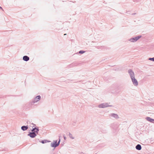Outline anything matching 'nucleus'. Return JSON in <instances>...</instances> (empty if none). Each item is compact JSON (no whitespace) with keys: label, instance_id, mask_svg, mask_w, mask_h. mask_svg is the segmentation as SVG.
Segmentation results:
<instances>
[{"label":"nucleus","instance_id":"nucleus-14","mask_svg":"<svg viewBox=\"0 0 154 154\" xmlns=\"http://www.w3.org/2000/svg\"><path fill=\"white\" fill-rule=\"evenodd\" d=\"M51 141H49V140H42L41 141V142L42 143H47V142H50Z\"/></svg>","mask_w":154,"mask_h":154},{"label":"nucleus","instance_id":"nucleus-18","mask_svg":"<svg viewBox=\"0 0 154 154\" xmlns=\"http://www.w3.org/2000/svg\"><path fill=\"white\" fill-rule=\"evenodd\" d=\"M63 138H64V140H66V137L65 136H63Z\"/></svg>","mask_w":154,"mask_h":154},{"label":"nucleus","instance_id":"nucleus-20","mask_svg":"<svg viewBox=\"0 0 154 154\" xmlns=\"http://www.w3.org/2000/svg\"><path fill=\"white\" fill-rule=\"evenodd\" d=\"M0 9L2 10V8L1 7V6H0Z\"/></svg>","mask_w":154,"mask_h":154},{"label":"nucleus","instance_id":"nucleus-6","mask_svg":"<svg viewBox=\"0 0 154 154\" xmlns=\"http://www.w3.org/2000/svg\"><path fill=\"white\" fill-rule=\"evenodd\" d=\"M133 84L136 86L138 85V83L137 80L135 78V77L131 78Z\"/></svg>","mask_w":154,"mask_h":154},{"label":"nucleus","instance_id":"nucleus-8","mask_svg":"<svg viewBox=\"0 0 154 154\" xmlns=\"http://www.w3.org/2000/svg\"><path fill=\"white\" fill-rule=\"evenodd\" d=\"M109 116L112 118H114L116 119H117L119 118L118 115L117 114L114 113H111L109 115Z\"/></svg>","mask_w":154,"mask_h":154},{"label":"nucleus","instance_id":"nucleus-10","mask_svg":"<svg viewBox=\"0 0 154 154\" xmlns=\"http://www.w3.org/2000/svg\"><path fill=\"white\" fill-rule=\"evenodd\" d=\"M28 128V126H23L21 127V129L23 131H25Z\"/></svg>","mask_w":154,"mask_h":154},{"label":"nucleus","instance_id":"nucleus-13","mask_svg":"<svg viewBox=\"0 0 154 154\" xmlns=\"http://www.w3.org/2000/svg\"><path fill=\"white\" fill-rule=\"evenodd\" d=\"M66 134L67 135H68L69 137L71 139H74V137L73 136L72 134L70 132L67 133Z\"/></svg>","mask_w":154,"mask_h":154},{"label":"nucleus","instance_id":"nucleus-9","mask_svg":"<svg viewBox=\"0 0 154 154\" xmlns=\"http://www.w3.org/2000/svg\"><path fill=\"white\" fill-rule=\"evenodd\" d=\"M23 60L25 61H27L29 60V57L27 56H24L23 57Z\"/></svg>","mask_w":154,"mask_h":154},{"label":"nucleus","instance_id":"nucleus-5","mask_svg":"<svg viewBox=\"0 0 154 154\" xmlns=\"http://www.w3.org/2000/svg\"><path fill=\"white\" fill-rule=\"evenodd\" d=\"M128 73L131 79L135 77V75L134 72L131 69H128Z\"/></svg>","mask_w":154,"mask_h":154},{"label":"nucleus","instance_id":"nucleus-17","mask_svg":"<svg viewBox=\"0 0 154 154\" xmlns=\"http://www.w3.org/2000/svg\"><path fill=\"white\" fill-rule=\"evenodd\" d=\"M60 136L59 137V139L58 141V142H57V144L58 145V146L59 145L60 143Z\"/></svg>","mask_w":154,"mask_h":154},{"label":"nucleus","instance_id":"nucleus-2","mask_svg":"<svg viewBox=\"0 0 154 154\" xmlns=\"http://www.w3.org/2000/svg\"><path fill=\"white\" fill-rule=\"evenodd\" d=\"M41 99V97L40 95H38L35 97L32 100V101L29 102V105L31 106L33 105L35 103L39 101Z\"/></svg>","mask_w":154,"mask_h":154},{"label":"nucleus","instance_id":"nucleus-21","mask_svg":"<svg viewBox=\"0 0 154 154\" xmlns=\"http://www.w3.org/2000/svg\"><path fill=\"white\" fill-rule=\"evenodd\" d=\"M136 13H134L132 14V15L135 14Z\"/></svg>","mask_w":154,"mask_h":154},{"label":"nucleus","instance_id":"nucleus-4","mask_svg":"<svg viewBox=\"0 0 154 154\" xmlns=\"http://www.w3.org/2000/svg\"><path fill=\"white\" fill-rule=\"evenodd\" d=\"M141 37V35H138L135 37L129 39V41L132 42H135L137 41Z\"/></svg>","mask_w":154,"mask_h":154},{"label":"nucleus","instance_id":"nucleus-7","mask_svg":"<svg viewBox=\"0 0 154 154\" xmlns=\"http://www.w3.org/2000/svg\"><path fill=\"white\" fill-rule=\"evenodd\" d=\"M51 146L52 147L56 148L58 146L57 144V140H54L53 142H52L51 144Z\"/></svg>","mask_w":154,"mask_h":154},{"label":"nucleus","instance_id":"nucleus-22","mask_svg":"<svg viewBox=\"0 0 154 154\" xmlns=\"http://www.w3.org/2000/svg\"><path fill=\"white\" fill-rule=\"evenodd\" d=\"M66 35V34H64V35Z\"/></svg>","mask_w":154,"mask_h":154},{"label":"nucleus","instance_id":"nucleus-11","mask_svg":"<svg viewBox=\"0 0 154 154\" xmlns=\"http://www.w3.org/2000/svg\"><path fill=\"white\" fill-rule=\"evenodd\" d=\"M135 148L137 150H140L141 149L142 147L140 145L138 144L136 146Z\"/></svg>","mask_w":154,"mask_h":154},{"label":"nucleus","instance_id":"nucleus-16","mask_svg":"<svg viewBox=\"0 0 154 154\" xmlns=\"http://www.w3.org/2000/svg\"><path fill=\"white\" fill-rule=\"evenodd\" d=\"M148 60L153 61H154V57L152 58H149L148 59Z\"/></svg>","mask_w":154,"mask_h":154},{"label":"nucleus","instance_id":"nucleus-15","mask_svg":"<svg viewBox=\"0 0 154 154\" xmlns=\"http://www.w3.org/2000/svg\"><path fill=\"white\" fill-rule=\"evenodd\" d=\"M85 52V51H79V54H82Z\"/></svg>","mask_w":154,"mask_h":154},{"label":"nucleus","instance_id":"nucleus-23","mask_svg":"<svg viewBox=\"0 0 154 154\" xmlns=\"http://www.w3.org/2000/svg\"><path fill=\"white\" fill-rule=\"evenodd\" d=\"M81 154H84V153L83 152H82Z\"/></svg>","mask_w":154,"mask_h":154},{"label":"nucleus","instance_id":"nucleus-19","mask_svg":"<svg viewBox=\"0 0 154 154\" xmlns=\"http://www.w3.org/2000/svg\"><path fill=\"white\" fill-rule=\"evenodd\" d=\"M134 2H138L139 0H133Z\"/></svg>","mask_w":154,"mask_h":154},{"label":"nucleus","instance_id":"nucleus-3","mask_svg":"<svg viewBox=\"0 0 154 154\" xmlns=\"http://www.w3.org/2000/svg\"><path fill=\"white\" fill-rule=\"evenodd\" d=\"M112 105H109L107 103H102L99 104L98 105V107L100 108H105L109 107H112Z\"/></svg>","mask_w":154,"mask_h":154},{"label":"nucleus","instance_id":"nucleus-1","mask_svg":"<svg viewBox=\"0 0 154 154\" xmlns=\"http://www.w3.org/2000/svg\"><path fill=\"white\" fill-rule=\"evenodd\" d=\"M32 124L34 126L32 127V129L31 130L32 132H30L29 134H28V136H29L31 138H33L37 136V134H35V133L37 134H38L39 130L38 128V127H35L34 128L33 127L35 125L33 123H32Z\"/></svg>","mask_w":154,"mask_h":154},{"label":"nucleus","instance_id":"nucleus-12","mask_svg":"<svg viewBox=\"0 0 154 154\" xmlns=\"http://www.w3.org/2000/svg\"><path fill=\"white\" fill-rule=\"evenodd\" d=\"M146 119L148 121H149L151 122H153L154 121V119H152L149 117H146Z\"/></svg>","mask_w":154,"mask_h":154}]
</instances>
